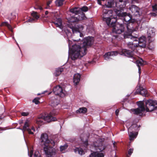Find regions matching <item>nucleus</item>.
Here are the masks:
<instances>
[{"instance_id": "bb28decb", "label": "nucleus", "mask_w": 157, "mask_h": 157, "mask_svg": "<svg viewBox=\"0 0 157 157\" xmlns=\"http://www.w3.org/2000/svg\"><path fill=\"white\" fill-rule=\"evenodd\" d=\"M132 32H128V33H124V39L130 38L131 39H136V37L133 36L132 35Z\"/></svg>"}, {"instance_id": "c85d7f7f", "label": "nucleus", "mask_w": 157, "mask_h": 157, "mask_svg": "<svg viewBox=\"0 0 157 157\" xmlns=\"http://www.w3.org/2000/svg\"><path fill=\"white\" fill-rule=\"evenodd\" d=\"M87 108L85 107H82L79 108L76 111L77 113H85L87 112Z\"/></svg>"}, {"instance_id": "393cba45", "label": "nucleus", "mask_w": 157, "mask_h": 157, "mask_svg": "<svg viewBox=\"0 0 157 157\" xmlns=\"http://www.w3.org/2000/svg\"><path fill=\"white\" fill-rule=\"evenodd\" d=\"M132 112H133V113L137 115H139L141 116L142 115V112L143 111H142L140 108L133 109H131Z\"/></svg>"}, {"instance_id": "3c124183", "label": "nucleus", "mask_w": 157, "mask_h": 157, "mask_svg": "<svg viewBox=\"0 0 157 157\" xmlns=\"http://www.w3.org/2000/svg\"><path fill=\"white\" fill-rule=\"evenodd\" d=\"M151 14L152 16L154 17H156L157 15V14L156 13H151Z\"/></svg>"}, {"instance_id": "79ce46f5", "label": "nucleus", "mask_w": 157, "mask_h": 157, "mask_svg": "<svg viewBox=\"0 0 157 157\" xmlns=\"http://www.w3.org/2000/svg\"><path fill=\"white\" fill-rule=\"evenodd\" d=\"M40 99V98H35L33 100V102L35 103L36 104H38L40 103L39 101Z\"/></svg>"}, {"instance_id": "e2e57ef3", "label": "nucleus", "mask_w": 157, "mask_h": 157, "mask_svg": "<svg viewBox=\"0 0 157 157\" xmlns=\"http://www.w3.org/2000/svg\"><path fill=\"white\" fill-rule=\"evenodd\" d=\"M115 142H114V143L113 144L114 147H115Z\"/></svg>"}, {"instance_id": "6e6d98bb", "label": "nucleus", "mask_w": 157, "mask_h": 157, "mask_svg": "<svg viewBox=\"0 0 157 157\" xmlns=\"http://www.w3.org/2000/svg\"><path fill=\"white\" fill-rule=\"evenodd\" d=\"M138 67L139 72L140 74V73L141 68L140 66H137Z\"/></svg>"}, {"instance_id": "412c9836", "label": "nucleus", "mask_w": 157, "mask_h": 157, "mask_svg": "<svg viewBox=\"0 0 157 157\" xmlns=\"http://www.w3.org/2000/svg\"><path fill=\"white\" fill-rule=\"evenodd\" d=\"M118 52L117 51H111L105 53L104 56L105 59H109L110 56H116L118 54Z\"/></svg>"}, {"instance_id": "052dcab7", "label": "nucleus", "mask_w": 157, "mask_h": 157, "mask_svg": "<svg viewBox=\"0 0 157 157\" xmlns=\"http://www.w3.org/2000/svg\"><path fill=\"white\" fill-rule=\"evenodd\" d=\"M31 129L32 130H33V131H35V129H34V128L33 127H32Z\"/></svg>"}, {"instance_id": "a211bd4d", "label": "nucleus", "mask_w": 157, "mask_h": 157, "mask_svg": "<svg viewBox=\"0 0 157 157\" xmlns=\"http://www.w3.org/2000/svg\"><path fill=\"white\" fill-rule=\"evenodd\" d=\"M83 26L82 25H75V27H72V28L73 33H74L75 32H79L80 33V36L82 37L83 36L82 33H81V32L83 29Z\"/></svg>"}, {"instance_id": "4c0bfd02", "label": "nucleus", "mask_w": 157, "mask_h": 157, "mask_svg": "<svg viewBox=\"0 0 157 157\" xmlns=\"http://www.w3.org/2000/svg\"><path fill=\"white\" fill-rule=\"evenodd\" d=\"M56 1L55 3L56 6H60L63 4V1Z\"/></svg>"}, {"instance_id": "603ef678", "label": "nucleus", "mask_w": 157, "mask_h": 157, "mask_svg": "<svg viewBox=\"0 0 157 157\" xmlns=\"http://www.w3.org/2000/svg\"><path fill=\"white\" fill-rule=\"evenodd\" d=\"M33 153V150H31L30 152L29 156L30 157H32Z\"/></svg>"}, {"instance_id": "de8ad7c7", "label": "nucleus", "mask_w": 157, "mask_h": 157, "mask_svg": "<svg viewBox=\"0 0 157 157\" xmlns=\"http://www.w3.org/2000/svg\"><path fill=\"white\" fill-rule=\"evenodd\" d=\"M21 114L22 116H27L29 114V112H22Z\"/></svg>"}, {"instance_id": "0eeeda50", "label": "nucleus", "mask_w": 157, "mask_h": 157, "mask_svg": "<svg viewBox=\"0 0 157 157\" xmlns=\"http://www.w3.org/2000/svg\"><path fill=\"white\" fill-rule=\"evenodd\" d=\"M147 38L149 41L148 48L152 50L154 48V46L151 47V45L152 44V40L151 39L155 36V29L153 28H150L147 32Z\"/></svg>"}, {"instance_id": "f3484780", "label": "nucleus", "mask_w": 157, "mask_h": 157, "mask_svg": "<svg viewBox=\"0 0 157 157\" xmlns=\"http://www.w3.org/2000/svg\"><path fill=\"white\" fill-rule=\"evenodd\" d=\"M135 20H131L130 21L127 23L126 25L128 32H133L134 30V26L135 24Z\"/></svg>"}, {"instance_id": "ea45409f", "label": "nucleus", "mask_w": 157, "mask_h": 157, "mask_svg": "<svg viewBox=\"0 0 157 157\" xmlns=\"http://www.w3.org/2000/svg\"><path fill=\"white\" fill-rule=\"evenodd\" d=\"M134 149L133 148H130L128 151V154L127 155V157H129L133 153Z\"/></svg>"}, {"instance_id": "2f4dec72", "label": "nucleus", "mask_w": 157, "mask_h": 157, "mask_svg": "<svg viewBox=\"0 0 157 157\" xmlns=\"http://www.w3.org/2000/svg\"><path fill=\"white\" fill-rule=\"evenodd\" d=\"M59 104L57 100L55 99L53 100H51L49 101V105L52 107H55Z\"/></svg>"}, {"instance_id": "f257e3e1", "label": "nucleus", "mask_w": 157, "mask_h": 157, "mask_svg": "<svg viewBox=\"0 0 157 157\" xmlns=\"http://www.w3.org/2000/svg\"><path fill=\"white\" fill-rule=\"evenodd\" d=\"M82 43L80 45L75 44L71 48H69V56L72 60H75L78 58H81L87 53V48L91 46L94 42V37H87L84 38Z\"/></svg>"}, {"instance_id": "39448f33", "label": "nucleus", "mask_w": 157, "mask_h": 157, "mask_svg": "<svg viewBox=\"0 0 157 157\" xmlns=\"http://www.w3.org/2000/svg\"><path fill=\"white\" fill-rule=\"evenodd\" d=\"M115 11L117 16L122 18L124 21L127 23L133 20L132 19V15L129 13L123 12L121 10H117Z\"/></svg>"}, {"instance_id": "c9c22d12", "label": "nucleus", "mask_w": 157, "mask_h": 157, "mask_svg": "<svg viewBox=\"0 0 157 157\" xmlns=\"http://www.w3.org/2000/svg\"><path fill=\"white\" fill-rule=\"evenodd\" d=\"M0 26H6L10 29H12V27L11 25L7 22H2Z\"/></svg>"}, {"instance_id": "ddd939ff", "label": "nucleus", "mask_w": 157, "mask_h": 157, "mask_svg": "<svg viewBox=\"0 0 157 157\" xmlns=\"http://www.w3.org/2000/svg\"><path fill=\"white\" fill-rule=\"evenodd\" d=\"M121 54L129 58H132L133 59H135L136 57V56L134 55L132 51L126 49H123L122 50Z\"/></svg>"}, {"instance_id": "4468645a", "label": "nucleus", "mask_w": 157, "mask_h": 157, "mask_svg": "<svg viewBox=\"0 0 157 157\" xmlns=\"http://www.w3.org/2000/svg\"><path fill=\"white\" fill-rule=\"evenodd\" d=\"M94 147L97 151H101L105 149V147L103 144V142L97 141L94 143Z\"/></svg>"}, {"instance_id": "a18cd8bd", "label": "nucleus", "mask_w": 157, "mask_h": 157, "mask_svg": "<svg viewBox=\"0 0 157 157\" xmlns=\"http://www.w3.org/2000/svg\"><path fill=\"white\" fill-rule=\"evenodd\" d=\"M81 10L82 11L86 12L88 10V8L86 6H83L81 8Z\"/></svg>"}, {"instance_id": "e433bc0d", "label": "nucleus", "mask_w": 157, "mask_h": 157, "mask_svg": "<svg viewBox=\"0 0 157 157\" xmlns=\"http://www.w3.org/2000/svg\"><path fill=\"white\" fill-rule=\"evenodd\" d=\"M32 16L34 18L37 19L39 18L40 16L38 15L37 13L36 12L33 11L31 13Z\"/></svg>"}, {"instance_id": "7c9ffc66", "label": "nucleus", "mask_w": 157, "mask_h": 157, "mask_svg": "<svg viewBox=\"0 0 157 157\" xmlns=\"http://www.w3.org/2000/svg\"><path fill=\"white\" fill-rule=\"evenodd\" d=\"M63 68H56V69L54 73V75L56 76H58L61 74V73L63 72Z\"/></svg>"}, {"instance_id": "aec40b11", "label": "nucleus", "mask_w": 157, "mask_h": 157, "mask_svg": "<svg viewBox=\"0 0 157 157\" xmlns=\"http://www.w3.org/2000/svg\"><path fill=\"white\" fill-rule=\"evenodd\" d=\"M140 127V125L138 126L136 123L133 124L128 128V132H136V131H139Z\"/></svg>"}, {"instance_id": "4be33fe9", "label": "nucleus", "mask_w": 157, "mask_h": 157, "mask_svg": "<svg viewBox=\"0 0 157 157\" xmlns=\"http://www.w3.org/2000/svg\"><path fill=\"white\" fill-rule=\"evenodd\" d=\"M116 1H108L107 3L105 4V5L108 7H115L117 6Z\"/></svg>"}, {"instance_id": "7ed1b4c3", "label": "nucleus", "mask_w": 157, "mask_h": 157, "mask_svg": "<svg viewBox=\"0 0 157 157\" xmlns=\"http://www.w3.org/2000/svg\"><path fill=\"white\" fill-rule=\"evenodd\" d=\"M58 114L56 109H53L50 114L46 116H41L36 120V123L38 124H41L43 122V121H46L48 122L51 121H56V118L54 117Z\"/></svg>"}, {"instance_id": "680f3d73", "label": "nucleus", "mask_w": 157, "mask_h": 157, "mask_svg": "<svg viewBox=\"0 0 157 157\" xmlns=\"http://www.w3.org/2000/svg\"><path fill=\"white\" fill-rule=\"evenodd\" d=\"M4 130V129H3L2 128L0 127V131H1V130Z\"/></svg>"}, {"instance_id": "6ab92c4d", "label": "nucleus", "mask_w": 157, "mask_h": 157, "mask_svg": "<svg viewBox=\"0 0 157 157\" xmlns=\"http://www.w3.org/2000/svg\"><path fill=\"white\" fill-rule=\"evenodd\" d=\"M52 23L54 24L57 27L60 29H62L63 28L62 20L61 18H56V20L55 19V20L53 21Z\"/></svg>"}, {"instance_id": "0e129e2a", "label": "nucleus", "mask_w": 157, "mask_h": 157, "mask_svg": "<svg viewBox=\"0 0 157 157\" xmlns=\"http://www.w3.org/2000/svg\"><path fill=\"white\" fill-rule=\"evenodd\" d=\"M119 1L120 2H122L123 1H121V0H120V1Z\"/></svg>"}, {"instance_id": "1a4fd4ad", "label": "nucleus", "mask_w": 157, "mask_h": 157, "mask_svg": "<svg viewBox=\"0 0 157 157\" xmlns=\"http://www.w3.org/2000/svg\"><path fill=\"white\" fill-rule=\"evenodd\" d=\"M135 94H140L145 97H147L149 96L147 90L142 87L141 85H140L139 86H136Z\"/></svg>"}, {"instance_id": "4d7b16f0", "label": "nucleus", "mask_w": 157, "mask_h": 157, "mask_svg": "<svg viewBox=\"0 0 157 157\" xmlns=\"http://www.w3.org/2000/svg\"><path fill=\"white\" fill-rule=\"evenodd\" d=\"M101 1H97L99 5H101Z\"/></svg>"}, {"instance_id": "69168bd1", "label": "nucleus", "mask_w": 157, "mask_h": 157, "mask_svg": "<svg viewBox=\"0 0 157 157\" xmlns=\"http://www.w3.org/2000/svg\"><path fill=\"white\" fill-rule=\"evenodd\" d=\"M46 91H44L43 93H42L41 94H44L45 92H46Z\"/></svg>"}, {"instance_id": "09e8293b", "label": "nucleus", "mask_w": 157, "mask_h": 157, "mask_svg": "<svg viewBox=\"0 0 157 157\" xmlns=\"http://www.w3.org/2000/svg\"><path fill=\"white\" fill-rule=\"evenodd\" d=\"M52 1H48V2H47V6L45 7V9H47L49 8V5L52 2Z\"/></svg>"}, {"instance_id": "a19ab883", "label": "nucleus", "mask_w": 157, "mask_h": 157, "mask_svg": "<svg viewBox=\"0 0 157 157\" xmlns=\"http://www.w3.org/2000/svg\"><path fill=\"white\" fill-rule=\"evenodd\" d=\"M152 7L153 11L157 13V3L152 6Z\"/></svg>"}, {"instance_id": "cd10ccee", "label": "nucleus", "mask_w": 157, "mask_h": 157, "mask_svg": "<svg viewBox=\"0 0 157 157\" xmlns=\"http://www.w3.org/2000/svg\"><path fill=\"white\" fill-rule=\"evenodd\" d=\"M104 155L103 153H98L97 152H93L90 155V157H103Z\"/></svg>"}, {"instance_id": "9d476101", "label": "nucleus", "mask_w": 157, "mask_h": 157, "mask_svg": "<svg viewBox=\"0 0 157 157\" xmlns=\"http://www.w3.org/2000/svg\"><path fill=\"white\" fill-rule=\"evenodd\" d=\"M113 11L111 10L104 9L103 10L102 19L103 21L106 22L108 19L112 16Z\"/></svg>"}, {"instance_id": "2eb2a0df", "label": "nucleus", "mask_w": 157, "mask_h": 157, "mask_svg": "<svg viewBox=\"0 0 157 157\" xmlns=\"http://www.w3.org/2000/svg\"><path fill=\"white\" fill-rule=\"evenodd\" d=\"M129 8L132 15L136 16H140V9L136 6L132 5Z\"/></svg>"}, {"instance_id": "6e6552de", "label": "nucleus", "mask_w": 157, "mask_h": 157, "mask_svg": "<svg viewBox=\"0 0 157 157\" xmlns=\"http://www.w3.org/2000/svg\"><path fill=\"white\" fill-rule=\"evenodd\" d=\"M125 29L124 25L122 24H116L112 28V32L113 33L120 34L124 32Z\"/></svg>"}, {"instance_id": "b1692460", "label": "nucleus", "mask_w": 157, "mask_h": 157, "mask_svg": "<svg viewBox=\"0 0 157 157\" xmlns=\"http://www.w3.org/2000/svg\"><path fill=\"white\" fill-rule=\"evenodd\" d=\"M129 137V140L132 141L136 138L138 134V132H128Z\"/></svg>"}, {"instance_id": "423d86ee", "label": "nucleus", "mask_w": 157, "mask_h": 157, "mask_svg": "<svg viewBox=\"0 0 157 157\" xmlns=\"http://www.w3.org/2000/svg\"><path fill=\"white\" fill-rule=\"evenodd\" d=\"M145 106L147 112H151L157 108V101L148 100L145 102Z\"/></svg>"}, {"instance_id": "13d9d810", "label": "nucleus", "mask_w": 157, "mask_h": 157, "mask_svg": "<svg viewBox=\"0 0 157 157\" xmlns=\"http://www.w3.org/2000/svg\"><path fill=\"white\" fill-rule=\"evenodd\" d=\"M48 11H46L45 13V15H47L48 14Z\"/></svg>"}, {"instance_id": "49530a36", "label": "nucleus", "mask_w": 157, "mask_h": 157, "mask_svg": "<svg viewBox=\"0 0 157 157\" xmlns=\"http://www.w3.org/2000/svg\"><path fill=\"white\" fill-rule=\"evenodd\" d=\"M67 146H68L67 145L61 146L60 147V151H62L63 150L66 149L67 147Z\"/></svg>"}, {"instance_id": "72a5a7b5", "label": "nucleus", "mask_w": 157, "mask_h": 157, "mask_svg": "<svg viewBox=\"0 0 157 157\" xmlns=\"http://www.w3.org/2000/svg\"><path fill=\"white\" fill-rule=\"evenodd\" d=\"M29 121L28 120H27L25 122L24 125L23 127V130L24 131H26L29 129Z\"/></svg>"}, {"instance_id": "37998d69", "label": "nucleus", "mask_w": 157, "mask_h": 157, "mask_svg": "<svg viewBox=\"0 0 157 157\" xmlns=\"http://www.w3.org/2000/svg\"><path fill=\"white\" fill-rule=\"evenodd\" d=\"M33 157H41L40 155L39 151H35L33 155Z\"/></svg>"}, {"instance_id": "338daca9", "label": "nucleus", "mask_w": 157, "mask_h": 157, "mask_svg": "<svg viewBox=\"0 0 157 157\" xmlns=\"http://www.w3.org/2000/svg\"><path fill=\"white\" fill-rule=\"evenodd\" d=\"M40 94H38V95H40Z\"/></svg>"}, {"instance_id": "58836bf2", "label": "nucleus", "mask_w": 157, "mask_h": 157, "mask_svg": "<svg viewBox=\"0 0 157 157\" xmlns=\"http://www.w3.org/2000/svg\"><path fill=\"white\" fill-rule=\"evenodd\" d=\"M34 8L35 9H39L41 10H43V7L38 3H36V5L34 7Z\"/></svg>"}, {"instance_id": "774afa93", "label": "nucleus", "mask_w": 157, "mask_h": 157, "mask_svg": "<svg viewBox=\"0 0 157 157\" xmlns=\"http://www.w3.org/2000/svg\"><path fill=\"white\" fill-rule=\"evenodd\" d=\"M10 23L11 24V22L10 20Z\"/></svg>"}, {"instance_id": "a878e982", "label": "nucleus", "mask_w": 157, "mask_h": 157, "mask_svg": "<svg viewBox=\"0 0 157 157\" xmlns=\"http://www.w3.org/2000/svg\"><path fill=\"white\" fill-rule=\"evenodd\" d=\"M128 47L132 51H134L136 48L138 47L137 44H135L132 42H129L127 44Z\"/></svg>"}, {"instance_id": "5fc2aeb1", "label": "nucleus", "mask_w": 157, "mask_h": 157, "mask_svg": "<svg viewBox=\"0 0 157 157\" xmlns=\"http://www.w3.org/2000/svg\"><path fill=\"white\" fill-rule=\"evenodd\" d=\"M119 110L118 109H117L115 111V114L116 116H118V115L119 113Z\"/></svg>"}, {"instance_id": "9b49d317", "label": "nucleus", "mask_w": 157, "mask_h": 157, "mask_svg": "<svg viewBox=\"0 0 157 157\" xmlns=\"http://www.w3.org/2000/svg\"><path fill=\"white\" fill-rule=\"evenodd\" d=\"M116 18V17H113L112 16L110 17V18L108 19V20L106 22L109 27L113 28L116 24H117L116 23L117 20Z\"/></svg>"}, {"instance_id": "f03ea898", "label": "nucleus", "mask_w": 157, "mask_h": 157, "mask_svg": "<svg viewBox=\"0 0 157 157\" xmlns=\"http://www.w3.org/2000/svg\"><path fill=\"white\" fill-rule=\"evenodd\" d=\"M40 140L41 145L45 146L44 150L48 157H51L55 154V149L52 147L55 146V142L53 140H50L48 139V135L46 133H43L41 135Z\"/></svg>"}, {"instance_id": "c03bdc74", "label": "nucleus", "mask_w": 157, "mask_h": 157, "mask_svg": "<svg viewBox=\"0 0 157 157\" xmlns=\"http://www.w3.org/2000/svg\"><path fill=\"white\" fill-rule=\"evenodd\" d=\"M16 14L15 12H13L11 13V15L12 16L11 17H10V19H11L13 20L16 18Z\"/></svg>"}, {"instance_id": "8fccbe9b", "label": "nucleus", "mask_w": 157, "mask_h": 157, "mask_svg": "<svg viewBox=\"0 0 157 157\" xmlns=\"http://www.w3.org/2000/svg\"><path fill=\"white\" fill-rule=\"evenodd\" d=\"M27 131H28V133L29 134H33V132L31 131V130L29 128V129H28Z\"/></svg>"}, {"instance_id": "bf43d9fd", "label": "nucleus", "mask_w": 157, "mask_h": 157, "mask_svg": "<svg viewBox=\"0 0 157 157\" xmlns=\"http://www.w3.org/2000/svg\"><path fill=\"white\" fill-rule=\"evenodd\" d=\"M2 117L1 116H0V124L2 123V122H1V121L2 120Z\"/></svg>"}, {"instance_id": "20e7f679", "label": "nucleus", "mask_w": 157, "mask_h": 157, "mask_svg": "<svg viewBox=\"0 0 157 157\" xmlns=\"http://www.w3.org/2000/svg\"><path fill=\"white\" fill-rule=\"evenodd\" d=\"M70 11L73 13L75 14L74 16L71 17L70 21L71 22L74 23L83 20L86 17L85 14L83 12L81 13L79 12V8L78 7L71 9L70 10Z\"/></svg>"}, {"instance_id": "f8f14e48", "label": "nucleus", "mask_w": 157, "mask_h": 157, "mask_svg": "<svg viewBox=\"0 0 157 157\" xmlns=\"http://www.w3.org/2000/svg\"><path fill=\"white\" fill-rule=\"evenodd\" d=\"M53 91L56 95L59 96L61 97H63L65 96V94L63 91L62 87L59 85L54 87Z\"/></svg>"}, {"instance_id": "864d4df0", "label": "nucleus", "mask_w": 157, "mask_h": 157, "mask_svg": "<svg viewBox=\"0 0 157 157\" xmlns=\"http://www.w3.org/2000/svg\"><path fill=\"white\" fill-rule=\"evenodd\" d=\"M84 144L85 147H87L88 146V141L87 140L85 142Z\"/></svg>"}, {"instance_id": "f704fd0d", "label": "nucleus", "mask_w": 157, "mask_h": 157, "mask_svg": "<svg viewBox=\"0 0 157 157\" xmlns=\"http://www.w3.org/2000/svg\"><path fill=\"white\" fill-rule=\"evenodd\" d=\"M136 60V63L137 66H143L144 61L142 58H140L139 60H136V58L134 59Z\"/></svg>"}, {"instance_id": "5701e85b", "label": "nucleus", "mask_w": 157, "mask_h": 157, "mask_svg": "<svg viewBox=\"0 0 157 157\" xmlns=\"http://www.w3.org/2000/svg\"><path fill=\"white\" fill-rule=\"evenodd\" d=\"M81 76L79 74H75L74 76L73 82L75 85H77L80 80Z\"/></svg>"}, {"instance_id": "473e14b6", "label": "nucleus", "mask_w": 157, "mask_h": 157, "mask_svg": "<svg viewBox=\"0 0 157 157\" xmlns=\"http://www.w3.org/2000/svg\"><path fill=\"white\" fill-rule=\"evenodd\" d=\"M137 104L139 107L138 108H140L142 111H144L145 110L144 105L143 102L138 101L137 102Z\"/></svg>"}, {"instance_id": "c756f323", "label": "nucleus", "mask_w": 157, "mask_h": 157, "mask_svg": "<svg viewBox=\"0 0 157 157\" xmlns=\"http://www.w3.org/2000/svg\"><path fill=\"white\" fill-rule=\"evenodd\" d=\"M74 151L76 153H78L81 155L85 154L83 150L81 147H76L74 149Z\"/></svg>"}, {"instance_id": "dca6fc26", "label": "nucleus", "mask_w": 157, "mask_h": 157, "mask_svg": "<svg viewBox=\"0 0 157 157\" xmlns=\"http://www.w3.org/2000/svg\"><path fill=\"white\" fill-rule=\"evenodd\" d=\"M136 39L134 40L135 41L137 42L136 44H137L138 47V46L142 47L145 48L146 45V41L145 40V37L144 36L140 37L138 41L136 40Z\"/></svg>"}]
</instances>
